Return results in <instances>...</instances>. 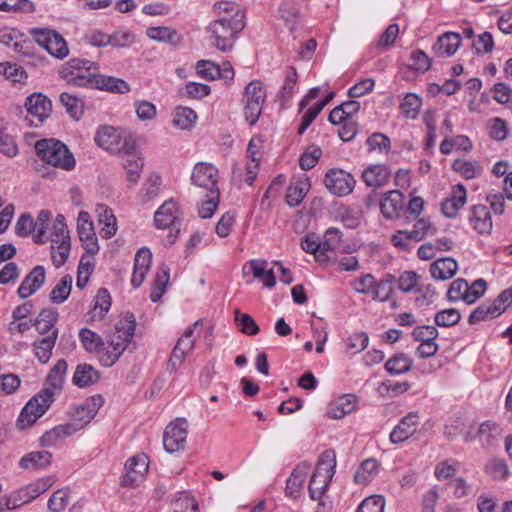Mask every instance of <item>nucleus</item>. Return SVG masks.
I'll list each match as a JSON object with an SVG mask.
<instances>
[{
    "instance_id": "1",
    "label": "nucleus",
    "mask_w": 512,
    "mask_h": 512,
    "mask_svg": "<svg viewBox=\"0 0 512 512\" xmlns=\"http://www.w3.org/2000/svg\"><path fill=\"white\" fill-rule=\"evenodd\" d=\"M135 327L132 314L117 321L113 331L106 336V350H103L100 356L102 366L111 367L118 361L131 342Z\"/></svg>"
},
{
    "instance_id": "2",
    "label": "nucleus",
    "mask_w": 512,
    "mask_h": 512,
    "mask_svg": "<svg viewBox=\"0 0 512 512\" xmlns=\"http://www.w3.org/2000/svg\"><path fill=\"white\" fill-rule=\"evenodd\" d=\"M245 15H236V18L220 16L206 28L210 34L211 44L222 52L230 51L235 42L236 35L245 27Z\"/></svg>"
},
{
    "instance_id": "3",
    "label": "nucleus",
    "mask_w": 512,
    "mask_h": 512,
    "mask_svg": "<svg viewBox=\"0 0 512 512\" xmlns=\"http://www.w3.org/2000/svg\"><path fill=\"white\" fill-rule=\"evenodd\" d=\"M335 467L336 459L334 452L332 450L324 451L308 485L311 499L318 500L323 496L334 475Z\"/></svg>"
},
{
    "instance_id": "4",
    "label": "nucleus",
    "mask_w": 512,
    "mask_h": 512,
    "mask_svg": "<svg viewBox=\"0 0 512 512\" xmlns=\"http://www.w3.org/2000/svg\"><path fill=\"white\" fill-rule=\"evenodd\" d=\"M50 231L52 261L59 268L66 262L71 249L69 231L63 215L56 216Z\"/></svg>"
},
{
    "instance_id": "5",
    "label": "nucleus",
    "mask_w": 512,
    "mask_h": 512,
    "mask_svg": "<svg viewBox=\"0 0 512 512\" xmlns=\"http://www.w3.org/2000/svg\"><path fill=\"white\" fill-rule=\"evenodd\" d=\"M96 70L95 63L85 59L73 58L62 66L59 73L68 84L89 87Z\"/></svg>"
},
{
    "instance_id": "6",
    "label": "nucleus",
    "mask_w": 512,
    "mask_h": 512,
    "mask_svg": "<svg viewBox=\"0 0 512 512\" xmlns=\"http://www.w3.org/2000/svg\"><path fill=\"white\" fill-rule=\"evenodd\" d=\"M53 401L54 392L49 387H43L22 409L18 418V425L25 428L34 424L49 409Z\"/></svg>"
},
{
    "instance_id": "7",
    "label": "nucleus",
    "mask_w": 512,
    "mask_h": 512,
    "mask_svg": "<svg viewBox=\"0 0 512 512\" xmlns=\"http://www.w3.org/2000/svg\"><path fill=\"white\" fill-rule=\"evenodd\" d=\"M265 100L266 90L261 81L253 80L246 85L243 95V112L245 120L250 125L258 121Z\"/></svg>"
},
{
    "instance_id": "8",
    "label": "nucleus",
    "mask_w": 512,
    "mask_h": 512,
    "mask_svg": "<svg viewBox=\"0 0 512 512\" xmlns=\"http://www.w3.org/2000/svg\"><path fill=\"white\" fill-rule=\"evenodd\" d=\"M31 34L38 45L52 56L62 59L68 55L69 49L65 39L54 30L35 28Z\"/></svg>"
},
{
    "instance_id": "9",
    "label": "nucleus",
    "mask_w": 512,
    "mask_h": 512,
    "mask_svg": "<svg viewBox=\"0 0 512 512\" xmlns=\"http://www.w3.org/2000/svg\"><path fill=\"white\" fill-rule=\"evenodd\" d=\"M199 323L200 320H197L194 324L188 326L177 340L168 361V370L170 372L177 371L184 362L185 357L194 349L196 343L194 331Z\"/></svg>"
},
{
    "instance_id": "10",
    "label": "nucleus",
    "mask_w": 512,
    "mask_h": 512,
    "mask_svg": "<svg viewBox=\"0 0 512 512\" xmlns=\"http://www.w3.org/2000/svg\"><path fill=\"white\" fill-rule=\"evenodd\" d=\"M324 184L332 195L345 197L352 193L356 180L351 173L343 169L331 168L325 174Z\"/></svg>"
},
{
    "instance_id": "11",
    "label": "nucleus",
    "mask_w": 512,
    "mask_h": 512,
    "mask_svg": "<svg viewBox=\"0 0 512 512\" xmlns=\"http://www.w3.org/2000/svg\"><path fill=\"white\" fill-rule=\"evenodd\" d=\"M188 422L185 418H177L168 424L163 434V445L168 453L183 450L187 439Z\"/></svg>"
},
{
    "instance_id": "12",
    "label": "nucleus",
    "mask_w": 512,
    "mask_h": 512,
    "mask_svg": "<svg viewBox=\"0 0 512 512\" xmlns=\"http://www.w3.org/2000/svg\"><path fill=\"white\" fill-rule=\"evenodd\" d=\"M34 148L41 160H75L68 146L56 138L40 139Z\"/></svg>"
},
{
    "instance_id": "13",
    "label": "nucleus",
    "mask_w": 512,
    "mask_h": 512,
    "mask_svg": "<svg viewBox=\"0 0 512 512\" xmlns=\"http://www.w3.org/2000/svg\"><path fill=\"white\" fill-rule=\"evenodd\" d=\"M149 461L145 454H137L127 460L125 464V474L122 477L121 484L124 487H137L148 472Z\"/></svg>"
},
{
    "instance_id": "14",
    "label": "nucleus",
    "mask_w": 512,
    "mask_h": 512,
    "mask_svg": "<svg viewBox=\"0 0 512 512\" xmlns=\"http://www.w3.org/2000/svg\"><path fill=\"white\" fill-rule=\"evenodd\" d=\"M77 229L86 253L93 256L98 253L99 245L94 231L93 223L88 212L81 211L77 219Z\"/></svg>"
},
{
    "instance_id": "15",
    "label": "nucleus",
    "mask_w": 512,
    "mask_h": 512,
    "mask_svg": "<svg viewBox=\"0 0 512 512\" xmlns=\"http://www.w3.org/2000/svg\"><path fill=\"white\" fill-rule=\"evenodd\" d=\"M195 185L208 190H218V169L211 162H197L192 173Z\"/></svg>"
},
{
    "instance_id": "16",
    "label": "nucleus",
    "mask_w": 512,
    "mask_h": 512,
    "mask_svg": "<svg viewBox=\"0 0 512 512\" xmlns=\"http://www.w3.org/2000/svg\"><path fill=\"white\" fill-rule=\"evenodd\" d=\"M103 404L104 398L102 395H93L76 407L72 414V418L81 428H83L85 425L90 423L92 419H94Z\"/></svg>"
},
{
    "instance_id": "17",
    "label": "nucleus",
    "mask_w": 512,
    "mask_h": 512,
    "mask_svg": "<svg viewBox=\"0 0 512 512\" xmlns=\"http://www.w3.org/2000/svg\"><path fill=\"white\" fill-rule=\"evenodd\" d=\"M379 207L386 219H397L404 209V195L399 190L388 191L382 195Z\"/></svg>"
},
{
    "instance_id": "18",
    "label": "nucleus",
    "mask_w": 512,
    "mask_h": 512,
    "mask_svg": "<svg viewBox=\"0 0 512 512\" xmlns=\"http://www.w3.org/2000/svg\"><path fill=\"white\" fill-rule=\"evenodd\" d=\"M419 416L416 412H410L404 416L393 428L389 439L393 444H400L409 439L417 431Z\"/></svg>"
},
{
    "instance_id": "19",
    "label": "nucleus",
    "mask_w": 512,
    "mask_h": 512,
    "mask_svg": "<svg viewBox=\"0 0 512 512\" xmlns=\"http://www.w3.org/2000/svg\"><path fill=\"white\" fill-rule=\"evenodd\" d=\"M45 269L41 265L35 266L20 284L17 294L21 299H26L34 294L45 283Z\"/></svg>"
},
{
    "instance_id": "20",
    "label": "nucleus",
    "mask_w": 512,
    "mask_h": 512,
    "mask_svg": "<svg viewBox=\"0 0 512 512\" xmlns=\"http://www.w3.org/2000/svg\"><path fill=\"white\" fill-rule=\"evenodd\" d=\"M25 108L28 114L42 123L52 110L51 101L42 94H32L26 98Z\"/></svg>"
},
{
    "instance_id": "21",
    "label": "nucleus",
    "mask_w": 512,
    "mask_h": 512,
    "mask_svg": "<svg viewBox=\"0 0 512 512\" xmlns=\"http://www.w3.org/2000/svg\"><path fill=\"white\" fill-rule=\"evenodd\" d=\"M391 177V169L384 163L371 164L362 172V179L367 186H384Z\"/></svg>"
},
{
    "instance_id": "22",
    "label": "nucleus",
    "mask_w": 512,
    "mask_h": 512,
    "mask_svg": "<svg viewBox=\"0 0 512 512\" xmlns=\"http://www.w3.org/2000/svg\"><path fill=\"white\" fill-rule=\"evenodd\" d=\"M152 253L148 248H141L135 255L134 269L131 284L134 288L140 287L149 271Z\"/></svg>"
},
{
    "instance_id": "23",
    "label": "nucleus",
    "mask_w": 512,
    "mask_h": 512,
    "mask_svg": "<svg viewBox=\"0 0 512 512\" xmlns=\"http://www.w3.org/2000/svg\"><path fill=\"white\" fill-rule=\"evenodd\" d=\"M89 87L118 94H125L130 91L129 84L123 79L96 73L94 74Z\"/></svg>"
},
{
    "instance_id": "24",
    "label": "nucleus",
    "mask_w": 512,
    "mask_h": 512,
    "mask_svg": "<svg viewBox=\"0 0 512 512\" xmlns=\"http://www.w3.org/2000/svg\"><path fill=\"white\" fill-rule=\"evenodd\" d=\"M466 199V189L464 185H455L452 188L450 197H447L441 204L443 214L448 218H454L458 211L465 205Z\"/></svg>"
},
{
    "instance_id": "25",
    "label": "nucleus",
    "mask_w": 512,
    "mask_h": 512,
    "mask_svg": "<svg viewBox=\"0 0 512 512\" xmlns=\"http://www.w3.org/2000/svg\"><path fill=\"white\" fill-rule=\"evenodd\" d=\"M469 223L479 234H490L493 227L488 208L481 204L472 207Z\"/></svg>"
},
{
    "instance_id": "26",
    "label": "nucleus",
    "mask_w": 512,
    "mask_h": 512,
    "mask_svg": "<svg viewBox=\"0 0 512 512\" xmlns=\"http://www.w3.org/2000/svg\"><path fill=\"white\" fill-rule=\"evenodd\" d=\"M309 465L302 463L296 466L286 482L285 492L288 497L297 499L308 476Z\"/></svg>"
},
{
    "instance_id": "27",
    "label": "nucleus",
    "mask_w": 512,
    "mask_h": 512,
    "mask_svg": "<svg viewBox=\"0 0 512 512\" xmlns=\"http://www.w3.org/2000/svg\"><path fill=\"white\" fill-rule=\"evenodd\" d=\"M267 265L268 262L266 260L253 259L245 264L243 271L245 272V269L249 268L250 272L253 274V277L262 281L264 287L272 288L276 284V277L272 269L267 270Z\"/></svg>"
},
{
    "instance_id": "28",
    "label": "nucleus",
    "mask_w": 512,
    "mask_h": 512,
    "mask_svg": "<svg viewBox=\"0 0 512 512\" xmlns=\"http://www.w3.org/2000/svg\"><path fill=\"white\" fill-rule=\"evenodd\" d=\"M178 208L176 202L172 199L165 201L155 212L154 222L160 229H166L175 225L178 216Z\"/></svg>"
},
{
    "instance_id": "29",
    "label": "nucleus",
    "mask_w": 512,
    "mask_h": 512,
    "mask_svg": "<svg viewBox=\"0 0 512 512\" xmlns=\"http://www.w3.org/2000/svg\"><path fill=\"white\" fill-rule=\"evenodd\" d=\"M458 269L457 261L452 257L437 259L430 265L431 277L435 280H449L453 278Z\"/></svg>"
},
{
    "instance_id": "30",
    "label": "nucleus",
    "mask_w": 512,
    "mask_h": 512,
    "mask_svg": "<svg viewBox=\"0 0 512 512\" xmlns=\"http://www.w3.org/2000/svg\"><path fill=\"white\" fill-rule=\"evenodd\" d=\"M461 38L458 33L446 32L433 45V51L438 57H450L459 48Z\"/></svg>"
},
{
    "instance_id": "31",
    "label": "nucleus",
    "mask_w": 512,
    "mask_h": 512,
    "mask_svg": "<svg viewBox=\"0 0 512 512\" xmlns=\"http://www.w3.org/2000/svg\"><path fill=\"white\" fill-rule=\"evenodd\" d=\"M52 454L48 451H33L24 455L19 462L25 470H41L50 466Z\"/></svg>"
},
{
    "instance_id": "32",
    "label": "nucleus",
    "mask_w": 512,
    "mask_h": 512,
    "mask_svg": "<svg viewBox=\"0 0 512 512\" xmlns=\"http://www.w3.org/2000/svg\"><path fill=\"white\" fill-rule=\"evenodd\" d=\"M121 133L112 126H101L95 136V142L98 146L113 153L119 149L117 143L120 141Z\"/></svg>"
},
{
    "instance_id": "33",
    "label": "nucleus",
    "mask_w": 512,
    "mask_h": 512,
    "mask_svg": "<svg viewBox=\"0 0 512 512\" xmlns=\"http://www.w3.org/2000/svg\"><path fill=\"white\" fill-rule=\"evenodd\" d=\"M95 213L97 215L99 223L103 224L101 232L104 238H111L116 234V218L112 210L105 204H97L95 207Z\"/></svg>"
},
{
    "instance_id": "34",
    "label": "nucleus",
    "mask_w": 512,
    "mask_h": 512,
    "mask_svg": "<svg viewBox=\"0 0 512 512\" xmlns=\"http://www.w3.org/2000/svg\"><path fill=\"white\" fill-rule=\"evenodd\" d=\"M100 379V374L90 364H79L73 375L72 382L77 387L83 388L96 383Z\"/></svg>"
},
{
    "instance_id": "35",
    "label": "nucleus",
    "mask_w": 512,
    "mask_h": 512,
    "mask_svg": "<svg viewBox=\"0 0 512 512\" xmlns=\"http://www.w3.org/2000/svg\"><path fill=\"white\" fill-rule=\"evenodd\" d=\"M67 367V362L64 359L58 360L46 378L44 387H49L54 392V395L62 389Z\"/></svg>"
},
{
    "instance_id": "36",
    "label": "nucleus",
    "mask_w": 512,
    "mask_h": 512,
    "mask_svg": "<svg viewBox=\"0 0 512 512\" xmlns=\"http://www.w3.org/2000/svg\"><path fill=\"white\" fill-rule=\"evenodd\" d=\"M58 337V329H53L51 334L35 341L33 344L35 356L41 363H47L52 355Z\"/></svg>"
},
{
    "instance_id": "37",
    "label": "nucleus",
    "mask_w": 512,
    "mask_h": 512,
    "mask_svg": "<svg viewBox=\"0 0 512 512\" xmlns=\"http://www.w3.org/2000/svg\"><path fill=\"white\" fill-rule=\"evenodd\" d=\"M79 339L83 348L89 353H98L100 357L102 351L106 350L102 337L88 328H82L80 330Z\"/></svg>"
},
{
    "instance_id": "38",
    "label": "nucleus",
    "mask_w": 512,
    "mask_h": 512,
    "mask_svg": "<svg viewBox=\"0 0 512 512\" xmlns=\"http://www.w3.org/2000/svg\"><path fill=\"white\" fill-rule=\"evenodd\" d=\"M76 162H34L33 169L43 178L53 179L57 176V169L71 171Z\"/></svg>"
},
{
    "instance_id": "39",
    "label": "nucleus",
    "mask_w": 512,
    "mask_h": 512,
    "mask_svg": "<svg viewBox=\"0 0 512 512\" xmlns=\"http://www.w3.org/2000/svg\"><path fill=\"white\" fill-rule=\"evenodd\" d=\"M170 279V269L166 264H162L155 275L153 286L150 293L152 302H157L164 294Z\"/></svg>"
},
{
    "instance_id": "40",
    "label": "nucleus",
    "mask_w": 512,
    "mask_h": 512,
    "mask_svg": "<svg viewBox=\"0 0 512 512\" xmlns=\"http://www.w3.org/2000/svg\"><path fill=\"white\" fill-rule=\"evenodd\" d=\"M58 319V312L54 308L43 309L34 320L33 325L40 334L48 333Z\"/></svg>"
},
{
    "instance_id": "41",
    "label": "nucleus",
    "mask_w": 512,
    "mask_h": 512,
    "mask_svg": "<svg viewBox=\"0 0 512 512\" xmlns=\"http://www.w3.org/2000/svg\"><path fill=\"white\" fill-rule=\"evenodd\" d=\"M234 322L238 330L248 336H253L259 333L260 328L255 320L247 313H242L239 309L234 311Z\"/></svg>"
},
{
    "instance_id": "42",
    "label": "nucleus",
    "mask_w": 512,
    "mask_h": 512,
    "mask_svg": "<svg viewBox=\"0 0 512 512\" xmlns=\"http://www.w3.org/2000/svg\"><path fill=\"white\" fill-rule=\"evenodd\" d=\"M146 34L152 40L159 42H167L172 45H177L178 42L180 41L179 35L176 32V30L170 27H151L147 29Z\"/></svg>"
},
{
    "instance_id": "43",
    "label": "nucleus",
    "mask_w": 512,
    "mask_h": 512,
    "mask_svg": "<svg viewBox=\"0 0 512 512\" xmlns=\"http://www.w3.org/2000/svg\"><path fill=\"white\" fill-rule=\"evenodd\" d=\"M379 462L374 458L364 460L354 475V480L358 484H366L377 474Z\"/></svg>"
},
{
    "instance_id": "44",
    "label": "nucleus",
    "mask_w": 512,
    "mask_h": 512,
    "mask_svg": "<svg viewBox=\"0 0 512 512\" xmlns=\"http://www.w3.org/2000/svg\"><path fill=\"white\" fill-rule=\"evenodd\" d=\"M413 361L407 355L400 353L390 358L385 368L390 374H403L412 369Z\"/></svg>"
},
{
    "instance_id": "45",
    "label": "nucleus",
    "mask_w": 512,
    "mask_h": 512,
    "mask_svg": "<svg viewBox=\"0 0 512 512\" xmlns=\"http://www.w3.org/2000/svg\"><path fill=\"white\" fill-rule=\"evenodd\" d=\"M356 405V400L353 395H345L340 398L335 405L331 406L328 415L334 419H341L345 415L351 413Z\"/></svg>"
},
{
    "instance_id": "46",
    "label": "nucleus",
    "mask_w": 512,
    "mask_h": 512,
    "mask_svg": "<svg viewBox=\"0 0 512 512\" xmlns=\"http://www.w3.org/2000/svg\"><path fill=\"white\" fill-rule=\"evenodd\" d=\"M197 119L196 112L189 107H177L173 112V125L180 129L190 128Z\"/></svg>"
},
{
    "instance_id": "47",
    "label": "nucleus",
    "mask_w": 512,
    "mask_h": 512,
    "mask_svg": "<svg viewBox=\"0 0 512 512\" xmlns=\"http://www.w3.org/2000/svg\"><path fill=\"white\" fill-rule=\"evenodd\" d=\"M459 466V461L453 458L440 461L435 466L434 476L439 481H446L456 475L459 470Z\"/></svg>"
},
{
    "instance_id": "48",
    "label": "nucleus",
    "mask_w": 512,
    "mask_h": 512,
    "mask_svg": "<svg viewBox=\"0 0 512 512\" xmlns=\"http://www.w3.org/2000/svg\"><path fill=\"white\" fill-rule=\"evenodd\" d=\"M73 278L71 275H65L60 282L52 289L50 300L53 303H63L70 295Z\"/></svg>"
},
{
    "instance_id": "49",
    "label": "nucleus",
    "mask_w": 512,
    "mask_h": 512,
    "mask_svg": "<svg viewBox=\"0 0 512 512\" xmlns=\"http://www.w3.org/2000/svg\"><path fill=\"white\" fill-rule=\"evenodd\" d=\"M499 316V312L495 306H491L489 302H483L469 315L468 322L473 325L480 321L493 319Z\"/></svg>"
},
{
    "instance_id": "50",
    "label": "nucleus",
    "mask_w": 512,
    "mask_h": 512,
    "mask_svg": "<svg viewBox=\"0 0 512 512\" xmlns=\"http://www.w3.org/2000/svg\"><path fill=\"white\" fill-rule=\"evenodd\" d=\"M421 105L422 100L418 95L408 93L400 104V110L404 117L415 119L419 114Z\"/></svg>"
},
{
    "instance_id": "51",
    "label": "nucleus",
    "mask_w": 512,
    "mask_h": 512,
    "mask_svg": "<svg viewBox=\"0 0 512 512\" xmlns=\"http://www.w3.org/2000/svg\"><path fill=\"white\" fill-rule=\"evenodd\" d=\"M172 512H199L196 499L186 493H179V496L172 502Z\"/></svg>"
},
{
    "instance_id": "52",
    "label": "nucleus",
    "mask_w": 512,
    "mask_h": 512,
    "mask_svg": "<svg viewBox=\"0 0 512 512\" xmlns=\"http://www.w3.org/2000/svg\"><path fill=\"white\" fill-rule=\"evenodd\" d=\"M502 434L500 425L493 421H486L479 426L478 435L488 445H492Z\"/></svg>"
},
{
    "instance_id": "53",
    "label": "nucleus",
    "mask_w": 512,
    "mask_h": 512,
    "mask_svg": "<svg viewBox=\"0 0 512 512\" xmlns=\"http://www.w3.org/2000/svg\"><path fill=\"white\" fill-rule=\"evenodd\" d=\"M0 10L4 12L32 13L35 5L30 0H0Z\"/></svg>"
},
{
    "instance_id": "54",
    "label": "nucleus",
    "mask_w": 512,
    "mask_h": 512,
    "mask_svg": "<svg viewBox=\"0 0 512 512\" xmlns=\"http://www.w3.org/2000/svg\"><path fill=\"white\" fill-rule=\"evenodd\" d=\"M195 69L197 74L206 80H215L221 75L219 65L210 60H199Z\"/></svg>"
},
{
    "instance_id": "55",
    "label": "nucleus",
    "mask_w": 512,
    "mask_h": 512,
    "mask_svg": "<svg viewBox=\"0 0 512 512\" xmlns=\"http://www.w3.org/2000/svg\"><path fill=\"white\" fill-rule=\"evenodd\" d=\"M60 102L66 108L67 113L74 119H79L82 115V101L67 92L60 94Z\"/></svg>"
},
{
    "instance_id": "56",
    "label": "nucleus",
    "mask_w": 512,
    "mask_h": 512,
    "mask_svg": "<svg viewBox=\"0 0 512 512\" xmlns=\"http://www.w3.org/2000/svg\"><path fill=\"white\" fill-rule=\"evenodd\" d=\"M207 199L201 202L198 214L201 218H211L219 205V191L212 190L208 193Z\"/></svg>"
},
{
    "instance_id": "57",
    "label": "nucleus",
    "mask_w": 512,
    "mask_h": 512,
    "mask_svg": "<svg viewBox=\"0 0 512 512\" xmlns=\"http://www.w3.org/2000/svg\"><path fill=\"white\" fill-rule=\"evenodd\" d=\"M310 184L308 181L300 182L295 186H290L286 193V202L289 206H297L305 197Z\"/></svg>"
},
{
    "instance_id": "58",
    "label": "nucleus",
    "mask_w": 512,
    "mask_h": 512,
    "mask_svg": "<svg viewBox=\"0 0 512 512\" xmlns=\"http://www.w3.org/2000/svg\"><path fill=\"white\" fill-rule=\"evenodd\" d=\"M453 170L465 179H473L480 175L482 168L477 162H452Z\"/></svg>"
},
{
    "instance_id": "59",
    "label": "nucleus",
    "mask_w": 512,
    "mask_h": 512,
    "mask_svg": "<svg viewBox=\"0 0 512 512\" xmlns=\"http://www.w3.org/2000/svg\"><path fill=\"white\" fill-rule=\"evenodd\" d=\"M460 318L461 315L457 309L449 308L436 313L434 320L437 326L449 327L456 325Z\"/></svg>"
},
{
    "instance_id": "60",
    "label": "nucleus",
    "mask_w": 512,
    "mask_h": 512,
    "mask_svg": "<svg viewBox=\"0 0 512 512\" xmlns=\"http://www.w3.org/2000/svg\"><path fill=\"white\" fill-rule=\"evenodd\" d=\"M235 219L236 213L234 211L224 213L216 224V234L222 238L229 236L235 224Z\"/></svg>"
},
{
    "instance_id": "61",
    "label": "nucleus",
    "mask_w": 512,
    "mask_h": 512,
    "mask_svg": "<svg viewBox=\"0 0 512 512\" xmlns=\"http://www.w3.org/2000/svg\"><path fill=\"white\" fill-rule=\"evenodd\" d=\"M301 247L305 252L314 254L315 259L318 262H325L328 260L327 254L323 252L321 242H317L310 236H306L304 239H302Z\"/></svg>"
},
{
    "instance_id": "62",
    "label": "nucleus",
    "mask_w": 512,
    "mask_h": 512,
    "mask_svg": "<svg viewBox=\"0 0 512 512\" xmlns=\"http://www.w3.org/2000/svg\"><path fill=\"white\" fill-rule=\"evenodd\" d=\"M68 499L69 491L66 489H59L49 498L47 507L51 512H61L67 506Z\"/></svg>"
},
{
    "instance_id": "63",
    "label": "nucleus",
    "mask_w": 512,
    "mask_h": 512,
    "mask_svg": "<svg viewBox=\"0 0 512 512\" xmlns=\"http://www.w3.org/2000/svg\"><path fill=\"white\" fill-rule=\"evenodd\" d=\"M341 237L342 233L339 229L334 227L327 229L321 241L323 252L326 254L328 251H334L338 247Z\"/></svg>"
},
{
    "instance_id": "64",
    "label": "nucleus",
    "mask_w": 512,
    "mask_h": 512,
    "mask_svg": "<svg viewBox=\"0 0 512 512\" xmlns=\"http://www.w3.org/2000/svg\"><path fill=\"white\" fill-rule=\"evenodd\" d=\"M384 507L382 496H371L362 501L356 512H384Z\"/></svg>"
}]
</instances>
